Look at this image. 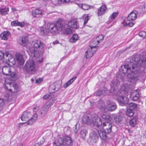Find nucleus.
Listing matches in <instances>:
<instances>
[{
    "instance_id": "nucleus-1",
    "label": "nucleus",
    "mask_w": 146,
    "mask_h": 146,
    "mask_svg": "<svg viewBox=\"0 0 146 146\" xmlns=\"http://www.w3.org/2000/svg\"><path fill=\"white\" fill-rule=\"evenodd\" d=\"M138 66L146 70V56L139 54L134 56L127 64L121 66L120 72L124 74H126L130 81L134 84L139 79Z\"/></svg>"
},
{
    "instance_id": "nucleus-2",
    "label": "nucleus",
    "mask_w": 146,
    "mask_h": 146,
    "mask_svg": "<svg viewBox=\"0 0 146 146\" xmlns=\"http://www.w3.org/2000/svg\"><path fill=\"white\" fill-rule=\"evenodd\" d=\"M39 31L41 35H46L49 32L54 35L58 33L55 24L52 23H48L46 27H40Z\"/></svg>"
},
{
    "instance_id": "nucleus-3",
    "label": "nucleus",
    "mask_w": 146,
    "mask_h": 146,
    "mask_svg": "<svg viewBox=\"0 0 146 146\" xmlns=\"http://www.w3.org/2000/svg\"><path fill=\"white\" fill-rule=\"evenodd\" d=\"M99 136L103 140H105L107 139L106 135L102 130L94 129L92 130L91 132L90 133V137L94 143H96L98 140Z\"/></svg>"
},
{
    "instance_id": "nucleus-4",
    "label": "nucleus",
    "mask_w": 146,
    "mask_h": 146,
    "mask_svg": "<svg viewBox=\"0 0 146 146\" xmlns=\"http://www.w3.org/2000/svg\"><path fill=\"white\" fill-rule=\"evenodd\" d=\"M72 143L71 138L67 136H64L63 137H60L55 140L53 146H65L66 145L71 146Z\"/></svg>"
},
{
    "instance_id": "nucleus-5",
    "label": "nucleus",
    "mask_w": 146,
    "mask_h": 146,
    "mask_svg": "<svg viewBox=\"0 0 146 146\" xmlns=\"http://www.w3.org/2000/svg\"><path fill=\"white\" fill-rule=\"evenodd\" d=\"M122 92L118 91L117 93H112L114 96H117V101L119 105L122 106H126L128 104L129 99L128 98L123 95Z\"/></svg>"
},
{
    "instance_id": "nucleus-6",
    "label": "nucleus",
    "mask_w": 146,
    "mask_h": 146,
    "mask_svg": "<svg viewBox=\"0 0 146 146\" xmlns=\"http://www.w3.org/2000/svg\"><path fill=\"white\" fill-rule=\"evenodd\" d=\"M36 69L35 62L33 60L27 61L24 66V70L26 72L29 74H31L34 72Z\"/></svg>"
},
{
    "instance_id": "nucleus-7",
    "label": "nucleus",
    "mask_w": 146,
    "mask_h": 146,
    "mask_svg": "<svg viewBox=\"0 0 146 146\" xmlns=\"http://www.w3.org/2000/svg\"><path fill=\"white\" fill-rule=\"evenodd\" d=\"M28 54L33 58L35 59H38L37 60L39 63L42 62L43 58L42 56L39 54L38 52L33 47H30L27 51Z\"/></svg>"
},
{
    "instance_id": "nucleus-8",
    "label": "nucleus",
    "mask_w": 146,
    "mask_h": 146,
    "mask_svg": "<svg viewBox=\"0 0 146 146\" xmlns=\"http://www.w3.org/2000/svg\"><path fill=\"white\" fill-rule=\"evenodd\" d=\"M2 72L5 75H10L11 76L10 78L13 81H15L17 78V75L14 72L11 73L10 67L7 66L3 67L2 69Z\"/></svg>"
},
{
    "instance_id": "nucleus-9",
    "label": "nucleus",
    "mask_w": 146,
    "mask_h": 146,
    "mask_svg": "<svg viewBox=\"0 0 146 146\" xmlns=\"http://www.w3.org/2000/svg\"><path fill=\"white\" fill-rule=\"evenodd\" d=\"M52 105V102H46L45 105L41 108L40 114V116L42 117H44L46 114L47 112L49 110V108L51 107Z\"/></svg>"
},
{
    "instance_id": "nucleus-10",
    "label": "nucleus",
    "mask_w": 146,
    "mask_h": 146,
    "mask_svg": "<svg viewBox=\"0 0 146 146\" xmlns=\"http://www.w3.org/2000/svg\"><path fill=\"white\" fill-rule=\"evenodd\" d=\"M102 121L101 119L98 117H94L92 119V124L94 127L100 128L102 127Z\"/></svg>"
},
{
    "instance_id": "nucleus-11",
    "label": "nucleus",
    "mask_w": 146,
    "mask_h": 146,
    "mask_svg": "<svg viewBox=\"0 0 146 146\" xmlns=\"http://www.w3.org/2000/svg\"><path fill=\"white\" fill-rule=\"evenodd\" d=\"M106 108L109 111H112L115 110L117 108V106L114 102L109 100L106 101Z\"/></svg>"
},
{
    "instance_id": "nucleus-12",
    "label": "nucleus",
    "mask_w": 146,
    "mask_h": 146,
    "mask_svg": "<svg viewBox=\"0 0 146 146\" xmlns=\"http://www.w3.org/2000/svg\"><path fill=\"white\" fill-rule=\"evenodd\" d=\"M111 90H113V93H117L118 91L116 90V87H118L120 85V82L119 80L117 79H115L112 80L111 81Z\"/></svg>"
},
{
    "instance_id": "nucleus-13",
    "label": "nucleus",
    "mask_w": 146,
    "mask_h": 146,
    "mask_svg": "<svg viewBox=\"0 0 146 146\" xmlns=\"http://www.w3.org/2000/svg\"><path fill=\"white\" fill-rule=\"evenodd\" d=\"M97 49L95 46L91 47L90 49H88L85 52V56L87 58L92 57Z\"/></svg>"
},
{
    "instance_id": "nucleus-14",
    "label": "nucleus",
    "mask_w": 146,
    "mask_h": 146,
    "mask_svg": "<svg viewBox=\"0 0 146 146\" xmlns=\"http://www.w3.org/2000/svg\"><path fill=\"white\" fill-rule=\"evenodd\" d=\"M32 14L34 18H39L42 17L43 13L41 10L36 9L32 11Z\"/></svg>"
},
{
    "instance_id": "nucleus-15",
    "label": "nucleus",
    "mask_w": 146,
    "mask_h": 146,
    "mask_svg": "<svg viewBox=\"0 0 146 146\" xmlns=\"http://www.w3.org/2000/svg\"><path fill=\"white\" fill-rule=\"evenodd\" d=\"M77 19H74L69 21L68 26L70 28L76 29L79 27Z\"/></svg>"
},
{
    "instance_id": "nucleus-16",
    "label": "nucleus",
    "mask_w": 146,
    "mask_h": 146,
    "mask_svg": "<svg viewBox=\"0 0 146 146\" xmlns=\"http://www.w3.org/2000/svg\"><path fill=\"white\" fill-rule=\"evenodd\" d=\"M139 96V92L136 90L133 91L131 93L130 97L132 100L136 101L138 99Z\"/></svg>"
},
{
    "instance_id": "nucleus-17",
    "label": "nucleus",
    "mask_w": 146,
    "mask_h": 146,
    "mask_svg": "<svg viewBox=\"0 0 146 146\" xmlns=\"http://www.w3.org/2000/svg\"><path fill=\"white\" fill-rule=\"evenodd\" d=\"M137 14V12L136 11H134L131 13L127 17V21H131L135 19Z\"/></svg>"
},
{
    "instance_id": "nucleus-18",
    "label": "nucleus",
    "mask_w": 146,
    "mask_h": 146,
    "mask_svg": "<svg viewBox=\"0 0 146 146\" xmlns=\"http://www.w3.org/2000/svg\"><path fill=\"white\" fill-rule=\"evenodd\" d=\"M32 116L30 112H24L22 115L21 118V120L23 121H25L28 120L29 118Z\"/></svg>"
},
{
    "instance_id": "nucleus-19",
    "label": "nucleus",
    "mask_w": 146,
    "mask_h": 146,
    "mask_svg": "<svg viewBox=\"0 0 146 146\" xmlns=\"http://www.w3.org/2000/svg\"><path fill=\"white\" fill-rule=\"evenodd\" d=\"M15 56L18 64L20 65H23L24 64L25 60L23 58V55L20 54H18L16 55Z\"/></svg>"
},
{
    "instance_id": "nucleus-20",
    "label": "nucleus",
    "mask_w": 146,
    "mask_h": 146,
    "mask_svg": "<svg viewBox=\"0 0 146 146\" xmlns=\"http://www.w3.org/2000/svg\"><path fill=\"white\" fill-rule=\"evenodd\" d=\"M97 106L102 111H104L106 109L104 102L102 100H100L97 102Z\"/></svg>"
},
{
    "instance_id": "nucleus-21",
    "label": "nucleus",
    "mask_w": 146,
    "mask_h": 146,
    "mask_svg": "<svg viewBox=\"0 0 146 146\" xmlns=\"http://www.w3.org/2000/svg\"><path fill=\"white\" fill-rule=\"evenodd\" d=\"M82 121L83 123L90 124L92 123V120L90 116L84 115L82 117Z\"/></svg>"
},
{
    "instance_id": "nucleus-22",
    "label": "nucleus",
    "mask_w": 146,
    "mask_h": 146,
    "mask_svg": "<svg viewBox=\"0 0 146 146\" xmlns=\"http://www.w3.org/2000/svg\"><path fill=\"white\" fill-rule=\"evenodd\" d=\"M9 8L5 6H1L0 7V13L2 15H5L8 14Z\"/></svg>"
},
{
    "instance_id": "nucleus-23",
    "label": "nucleus",
    "mask_w": 146,
    "mask_h": 146,
    "mask_svg": "<svg viewBox=\"0 0 146 146\" xmlns=\"http://www.w3.org/2000/svg\"><path fill=\"white\" fill-rule=\"evenodd\" d=\"M107 9L106 6L105 5H102L100 9H98L97 14L98 16L103 15Z\"/></svg>"
},
{
    "instance_id": "nucleus-24",
    "label": "nucleus",
    "mask_w": 146,
    "mask_h": 146,
    "mask_svg": "<svg viewBox=\"0 0 146 146\" xmlns=\"http://www.w3.org/2000/svg\"><path fill=\"white\" fill-rule=\"evenodd\" d=\"M10 31H3L0 35L2 39L6 40L8 39V37L10 35Z\"/></svg>"
},
{
    "instance_id": "nucleus-25",
    "label": "nucleus",
    "mask_w": 146,
    "mask_h": 146,
    "mask_svg": "<svg viewBox=\"0 0 146 146\" xmlns=\"http://www.w3.org/2000/svg\"><path fill=\"white\" fill-rule=\"evenodd\" d=\"M129 89V87L128 85L127 84H123L121 85L120 88V90L118 91H120L122 92V93H124V91L125 92H128V90Z\"/></svg>"
},
{
    "instance_id": "nucleus-26",
    "label": "nucleus",
    "mask_w": 146,
    "mask_h": 146,
    "mask_svg": "<svg viewBox=\"0 0 146 146\" xmlns=\"http://www.w3.org/2000/svg\"><path fill=\"white\" fill-rule=\"evenodd\" d=\"M57 28L58 33L61 31H63L65 27L63 24L60 22H57L55 24Z\"/></svg>"
},
{
    "instance_id": "nucleus-27",
    "label": "nucleus",
    "mask_w": 146,
    "mask_h": 146,
    "mask_svg": "<svg viewBox=\"0 0 146 146\" xmlns=\"http://www.w3.org/2000/svg\"><path fill=\"white\" fill-rule=\"evenodd\" d=\"M70 0H51V2L54 5H56L62 3H68Z\"/></svg>"
},
{
    "instance_id": "nucleus-28",
    "label": "nucleus",
    "mask_w": 146,
    "mask_h": 146,
    "mask_svg": "<svg viewBox=\"0 0 146 146\" xmlns=\"http://www.w3.org/2000/svg\"><path fill=\"white\" fill-rule=\"evenodd\" d=\"M102 119L104 121H111L112 119V118L111 117L110 114H104L102 115Z\"/></svg>"
},
{
    "instance_id": "nucleus-29",
    "label": "nucleus",
    "mask_w": 146,
    "mask_h": 146,
    "mask_svg": "<svg viewBox=\"0 0 146 146\" xmlns=\"http://www.w3.org/2000/svg\"><path fill=\"white\" fill-rule=\"evenodd\" d=\"M137 121L138 119L137 117H134L129 121V124L131 127H133L137 124Z\"/></svg>"
},
{
    "instance_id": "nucleus-30",
    "label": "nucleus",
    "mask_w": 146,
    "mask_h": 146,
    "mask_svg": "<svg viewBox=\"0 0 146 146\" xmlns=\"http://www.w3.org/2000/svg\"><path fill=\"white\" fill-rule=\"evenodd\" d=\"M34 46L36 48L42 49L43 48V45L40 41L37 40L34 44Z\"/></svg>"
},
{
    "instance_id": "nucleus-31",
    "label": "nucleus",
    "mask_w": 146,
    "mask_h": 146,
    "mask_svg": "<svg viewBox=\"0 0 146 146\" xmlns=\"http://www.w3.org/2000/svg\"><path fill=\"white\" fill-rule=\"evenodd\" d=\"M78 36L77 34H74L72 37L69 40V41L71 43L75 42L78 40Z\"/></svg>"
},
{
    "instance_id": "nucleus-32",
    "label": "nucleus",
    "mask_w": 146,
    "mask_h": 146,
    "mask_svg": "<svg viewBox=\"0 0 146 146\" xmlns=\"http://www.w3.org/2000/svg\"><path fill=\"white\" fill-rule=\"evenodd\" d=\"M76 78L77 76H75L69 80L68 82H66L64 85V87L65 88H67L68 86L73 82L76 79Z\"/></svg>"
},
{
    "instance_id": "nucleus-33",
    "label": "nucleus",
    "mask_w": 146,
    "mask_h": 146,
    "mask_svg": "<svg viewBox=\"0 0 146 146\" xmlns=\"http://www.w3.org/2000/svg\"><path fill=\"white\" fill-rule=\"evenodd\" d=\"M35 122V120H34L32 117H31L30 119L28 120V121H26L25 122L21 123L19 124L21 125H22L23 124L26 123L27 125H32Z\"/></svg>"
},
{
    "instance_id": "nucleus-34",
    "label": "nucleus",
    "mask_w": 146,
    "mask_h": 146,
    "mask_svg": "<svg viewBox=\"0 0 146 146\" xmlns=\"http://www.w3.org/2000/svg\"><path fill=\"white\" fill-rule=\"evenodd\" d=\"M119 13L118 12H113L112 15L110 16L109 18V21L110 22L112 21L115 19L118 15Z\"/></svg>"
},
{
    "instance_id": "nucleus-35",
    "label": "nucleus",
    "mask_w": 146,
    "mask_h": 146,
    "mask_svg": "<svg viewBox=\"0 0 146 146\" xmlns=\"http://www.w3.org/2000/svg\"><path fill=\"white\" fill-rule=\"evenodd\" d=\"M54 96L53 95L51 94H47L44 96L43 98L44 99L48 100H51L52 99V100L53 101L54 99H53V98Z\"/></svg>"
},
{
    "instance_id": "nucleus-36",
    "label": "nucleus",
    "mask_w": 146,
    "mask_h": 146,
    "mask_svg": "<svg viewBox=\"0 0 146 146\" xmlns=\"http://www.w3.org/2000/svg\"><path fill=\"white\" fill-rule=\"evenodd\" d=\"M112 124L108 122H104L102 127L104 128H108V127H112Z\"/></svg>"
},
{
    "instance_id": "nucleus-37",
    "label": "nucleus",
    "mask_w": 146,
    "mask_h": 146,
    "mask_svg": "<svg viewBox=\"0 0 146 146\" xmlns=\"http://www.w3.org/2000/svg\"><path fill=\"white\" fill-rule=\"evenodd\" d=\"M27 42V38L23 36L22 37L19 43L21 45L25 46L26 45Z\"/></svg>"
},
{
    "instance_id": "nucleus-38",
    "label": "nucleus",
    "mask_w": 146,
    "mask_h": 146,
    "mask_svg": "<svg viewBox=\"0 0 146 146\" xmlns=\"http://www.w3.org/2000/svg\"><path fill=\"white\" fill-rule=\"evenodd\" d=\"M128 106L129 107V109H129L133 110L137 107V104L134 103H131L129 104Z\"/></svg>"
},
{
    "instance_id": "nucleus-39",
    "label": "nucleus",
    "mask_w": 146,
    "mask_h": 146,
    "mask_svg": "<svg viewBox=\"0 0 146 146\" xmlns=\"http://www.w3.org/2000/svg\"><path fill=\"white\" fill-rule=\"evenodd\" d=\"M104 36L102 35H100L97 36L96 37V39L97 40L98 43H99L102 42L104 39Z\"/></svg>"
},
{
    "instance_id": "nucleus-40",
    "label": "nucleus",
    "mask_w": 146,
    "mask_h": 146,
    "mask_svg": "<svg viewBox=\"0 0 146 146\" xmlns=\"http://www.w3.org/2000/svg\"><path fill=\"white\" fill-rule=\"evenodd\" d=\"M80 7L83 9L88 10L90 9V6L86 4H82L81 5Z\"/></svg>"
},
{
    "instance_id": "nucleus-41",
    "label": "nucleus",
    "mask_w": 146,
    "mask_h": 146,
    "mask_svg": "<svg viewBox=\"0 0 146 146\" xmlns=\"http://www.w3.org/2000/svg\"><path fill=\"white\" fill-rule=\"evenodd\" d=\"M63 32L66 34H70L72 33V30L70 28H67L65 29L63 31Z\"/></svg>"
},
{
    "instance_id": "nucleus-42",
    "label": "nucleus",
    "mask_w": 146,
    "mask_h": 146,
    "mask_svg": "<svg viewBox=\"0 0 146 146\" xmlns=\"http://www.w3.org/2000/svg\"><path fill=\"white\" fill-rule=\"evenodd\" d=\"M87 133V131L85 129H82L80 131L81 137L82 138H84Z\"/></svg>"
},
{
    "instance_id": "nucleus-43",
    "label": "nucleus",
    "mask_w": 146,
    "mask_h": 146,
    "mask_svg": "<svg viewBox=\"0 0 146 146\" xmlns=\"http://www.w3.org/2000/svg\"><path fill=\"white\" fill-rule=\"evenodd\" d=\"M126 114L129 117L133 116L134 114L133 110L128 109L126 112Z\"/></svg>"
},
{
    "instance_id": "nucleus-44",
    "label": "nucleus",
    "mask_w": 146,
    "mask_h": 146,
    "mask_svg": "<svg viewBox=\"0 0 146 146\" xmlns=\"http://www.w3.org/2000/svg\"><path fill=\"white\" fill-rule=\"evenodd\" d=\"M116 123H119L122 120V117L121 116H117L114 119Z\"/></svg>"
},
{
    "instance_id": "nucleus-45",
    "label": "nucleus",
    "mask_w": 146,
    "mask_h": 146,
    "mask_svg": "<svg viewBox=\"0 0 146 146\" xmlns=\"http://www.w3.org/2000/svg\"><path fill=\"white\" fill-rule=\"evenodd\" d=\"M139 35L143 38H146V33L145 31H141L139 33Z\"/></svg>"
},
{
    "instance_id": "nucleus-46",
    "label": "nucleus",
    "mask_w": 146,
    "mask_h": 146,
    "mask_svg": "<svg viewBox=\"0 0 146 146\" xmlns=\"http://www.w3.org/2000/svg\"><path fill=\"white\" fill-rule=\"evenodd\" d=\"M52 86L53 87H54V90L57 91L60 88V84H54V85H52Z\"/></svg>"
},
{
    "instance_id": "nucleus-47",
    "label": "nucleus",
    "mask_w": 146,
    "mask_h": 146,
    "mask_svg": "<svg viewBox=\"0 0 146 146\" xmlns=\"http://www.w3.org/2000/svg\"><path fill=\"white\" fill-rule=\"evenodd\" d=\"M111 128L112 127H108V128H104V131H103V132L105 133L106 135V133H110L111 131Z\"/></svg>"
},
{
    "instance_id": "nucleus-48",
    "label": "nucleus",
    "mask_w": 146,
    "mask_h": 146,
    "mask_svg": "<svg viewBox=\"0 0 146 146\" xmlns=\"http://www.w3.org/2000/svg\"><path fill=\"white\" fill-rule=\"evenodd\" d=\"M134 25V23L131 22H129L128 23L126 22L123 24V26L125 27L126 26H129L130 27H132Z\"/></svg>"
},
{
    "instance_id": "nucleus-49",
    "label": "nucleus",
    "mask_w": 146,
    "mask_h": 146,
    "mask_svg": "<svg viewBox=\"0 0 146 146\" xmlns=\"http://www.w3.org/2000/svg\"><path fill=\"white\" fill-rule=\"evenodd\" d=\"M18 20H16L15 21H13L11 23V25L13 26H18Z\"/></svg>"
},
{
    "instance_id": "nucleus-50",
    "label": "nucleus",
    "mask_w": 146,
    "mask_h": 146,
    "mask_svg": "<svg viewBox=\"0 0 146 146\" xmlns=\"http://www.w3.org/2000/svg\"><path fill=\"white\" fill-rule=\"evenodd\" d=\"M44 139L42 138L40 142L36 143L35 144H37L38 146H38H40L41 145L43 144L44 143Z\"/></svg>"
},
{
    "instance_id": "nucleus-51",
    "label": "nucleus",
    "mask_w": 146,
    "mask_h": 146,
    "mask_svg": "<svg viewBox=\"0 0 146 146\" xmlns=\"http://www.w3.org/2000/svg\"><path fill=\"white\" fill-rule=\"evenodd\" d=\"M103 92L102 90H98L97 92L96 96H100L103 95Z\"/></svg>"
},
{
    "instance_id": "nucleus-52",
    "label": "nucleus",
    "mask_w": 146,
    "mask_h": 146,
    "mask_svg": "<svg viewBox=\"0 0 146 146\" xmlns=\"http://www.w3.org/2000/svg\"><path fill=\"white\" fill-rule=\"evenodd\" d=\"M4 101L3 99L0 98V107H2L4 105Z\"/></svg>"
},
{
    "instance_id": "nucleus-53",
    "label": "nucleus",
    "mask_w": 146,
    "mask_h": 146,
    "mask_svg": "<svg viewBox=\"0 0 146 146\" xmlns=\"http://www.w3.org/2000/svg\"><path fill=\"white\" fill-rule=\"evenodd\" d=\"M18 26H20L21 27H23L25 25V23L24 22H20L18 21Z\"/></svg>"
},
{
    "instance_id": "nucleus-54",
    "label": "nucleus",
    "mask_w": 146,
    "mask_h": 146,
    "mask_svg": "<svg viewBox=\"0 0 146 146\" xmlns=\"http://www.w3.org/2000/svg\"><path fill=\"white\" fill-rule=\"evenodd\" d=\"M42 79L41 78H38L36 80V82L37 83H40L42 82Z\"/></svg>"
},
{
    "instance_id": "nucleus-55",
    "label": "nucleus",
    "mask_w": 146,
    "mask_h": 146,
    "mask_svg": "<svg viewBox=\"0 0 146 146\" xmlns=\"http://www.w3.org/2000/svg\"><path fill=\"white\" fill-rule=\"evenodd\" d=\"M38 115L36 113H35L33 115V117H32L34 120L36 121L37 119Z\"/></svg>"
},
{
    "instance_id": "nucleus-56",
    "label": "nucleus",
    "mask_w": 146,
    "mask_h": 146,
    "mask_svg": "<svg viewBox=\"0 0 146 146\" xmlns=\"http://www.w3.org/2000/svg\"><path fill=\"white\" fill-rule=\"evenodd\" d=\"M89 20V17L88 16L86 17L85 19V20L84 22V25H85Z\"/></svg>"
},
{
    "instance_id": "nucleus-57",
    "label": "nucleus",
    "mask_w": 146,
    "mask_h": 146,
    "mask_svg": "<svg viewBox=\"0 0 146 146\" xmlns=\"http://www.w3.org/2000/svg\"><path fill=\"white\" fill-rule=\"evenodd\" d=\"M76 124L75 126L73 127V130L74 132L76 133H77L78 132V129L76 127Z\"/></svg>"
},
{
    "instance_id": "nucleus-58",
    "label": "nucleus",
    "mask_w": 146,
    "mask_h": 146,
    "mask_svg": "<svg viewBox=\"0 0 146 146\" xmlns=\"http://www.w3.org/2000/svg\"><path fill=\"white\" fill-rule=\"evenodd\" d=\"M39 108V107L38 106H36L33 108V111L34 112H36L38 110Z\"/></svg>"
},
{
    "instance_id": "nucleus-59",
    "label": "nucleus",
    "mask_w": 146,
    "mask_h": 146,
    "mask_svg": "<svg viewBox=\"0 0 146 146\" xmlns=\"http://www.w3.org/2000/svg\"><path fill=\"white\" fill-rule=\"evenodd\" d=\"M5 63L7 64L8 65H11V63H12V62L10 61V60L8 59L7 61H4Z\"/></svg>"
},
{
    "instance_id": "nucleus-60",
    "label": "nucleus",
    "mask_w": 146,
    "mask_h": 146,
    "mask_svg": "<svg viewBox=\"0 0 146 146\" xmlns=\"http://www.w3.org/2000/svg\"><path fill=\"white\" fill-rule=\"evenodd\" d=\"M4 57H3V59H5L6 57H8L9 55H10L9 54L7 53H6L5 54H4Z\"/></svg>"
},
{
    "instance_id": "nucleus-61",
    "label": "nucleus",
    "mask_w": 146,
    "mask_h": 146,
    "mask_svg": "<svg viewBox=\"0 0 146 146\" xmlns=\"http://www.w3.org/2000/svg\"><path fill=\"white\" fill-rule=\"evenodd\" d=\"M58 42H59L58 40H56L53 42V44H58Z\"/></svg>"
},
{
    "instance_id": "nucleus-62",
    "label": "nucleus",
    "mask_w": 146,
    "mask_h": 146,
    "mask_svg": "<svg viewBox=\"0 0 146 146\" xmlns=\"http://www.w3.org/2000/svg\"><path fill=\"white\" fill-rule=\"evenodd\" d=\"M143 9L144 10V11H146V4L144 5V6L143 8Z\"/></svg>"
},
{
    "instance_id": "nucleus-63",
    "label": "nucleus",
    "mask_w": 146,
    "mask_h": 146,
    "mask_svg": "<svg viewBox=\"0 0 146 146\" xmlns=\"http://www.w3.org/2000/svg\"><path fill=\"white\" fill-rule=\"evenodd\" d=\"M34 146H38V145L37 144H35Z\"/></svg>"
},
{
    "instance_id": "nucleus-64",
    "label": "nucleus",
    "mask_w": 146,
    "mask_h": 146,
    "mask_svg": "<svg viewBox=\"0 0 146 146\" xmlns=\"http://www.w3.org/2000/svg\"><path fill=\"white\" fill-rule=\"evenodd\" d=\"M9 90H10V91H11V89H10Z\"/></svg>"
}]
</instances>
